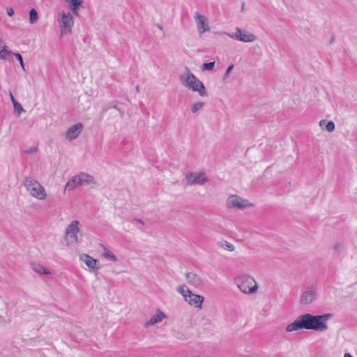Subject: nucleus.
Returning <instances> with one entry per match:
<instances>
[{"instance_id":"1","label":"nucleus","mask_w":357,"mask_h":357,"mask_svg":"<svg viewBox=\"0 0 357 357\" xmlns=\"http://www.w3.org/2000/svg\"><path fill=\"white\" fill-rule=\"evenodd\" d=\"M332 314L327 313L320 315H314L306 313L300 315L292 323L288 324L285 331L288 333L302 329L324 332L328 330L327 321L332 317Z\"/></svg>"},{"instance_id":"2","label":"nucleus","mask_w":357,"mask_h":357,"mask_svg":"<svg viewBox=\"0 0 357 357\" xmlns=\"http://www.w3.org/2000/svg\"><path fill=\"white\" fill-rule=\"evenodd\" d=\"M181 84L191 89L192 91L198 92L201 96H206L208 94L204 84L191 71L188 66H185L184 72L179 75Z\"/></svg>"},{"instance_id":"3","label":"nucleus","mask_w":357,"mask_h":357,"mask_svg":"<svg viewBox=\"0 0 357 357\" xmlns=\"http://www.w3.org/2000/svg\"><path fill=\"white\" fill-rule=\"evenodd\" d=\"M23 183L26 190L32 197L40 200L46 199L47 193L45 190L38 181L31 177H25Z\"/></svg>"},{"instance_id":"4","label":"nucleus","mask_w":357,"mask_h":357,"mask_svg":"<svg viewBox=\"0 0 357 357\" xmlns=\"http://www.w3.org/2000/svg\"><path fill=\"white\" fill-rule=\"evenodd\" d=\"M235 282L240 290L245 294L255 293L258 286L255 279L247 275H243L236 278Z\"/></svg>"},{"instance_id":"5","label":"nucleus","mask_w":357,"mask_h":357,"mask_svg":"<svg viewBox=\"0 0 357 357\" xmlns=\"http://www.w3.org/2000/svg\"><path fill=\"white\" fill-rule=\"evenodd\" d=\"M224 34L227 35L231 39L237 40L244 43H252L257 40V37L255 34L249 33L248 31L239 27H236L235 33L225 32Z\"/></svg>"},{"instance_id":"6","label":"nucleus","mask_w":357,"mask_h":357,"mask_svg":"<svg viewBox=\"0 0 357 357\" xmlns=\"http://www.w3.org/2000/svg\"><path fill=\"white\" fill-rule=\"evenodd\" d=\"M79 222L78 220H73L66 227L65 231V241L68 245L77 242V233L79 231Z\"/></svg>"},{"instance_id":"7","label":"nucleus","mask_w":357,"mask_h":357,"mask_svg":"<svg viewBox=\"0 0 357 357\" xmlns=\"http://www.w3.org/2000/svg\"><path fill=\"white\" fill-rule=\"evenodd\" d=\"M61 18L59 20L61 26V34H70L72 32V26L74 24L73 17L70 13H66L62 12L61 13Z\"/></svg>"},{"instance_id":"8","label":"nucleus","mask_w":357,"mask_h":357,"mask_svg":"<svg viewBox=\"0 0 357 357\" xmlns=\"http://www.w3.org/2000/svg\"><path fill=\"white\" fill-rule=\"evenodd\" d=\"M249 206V202L247 199H243L241 197L232 195L229 196L227 199V206L229 208H236L242 210Z\"/></svg>"},{"instance_id":"9","label":"nucleus","mask_w":357,"mask_h":357,"mask_svg":"<svg viewBox=\"0 0 357 357\" xmlns=\"http://www.w3.org/2000/svg\"><path fill=\"white\" fill-rule=\"evenodd\" d=\"M187 184L189 185H203L208 181L204 172H190L186 174Z\"/></svg>"},{"instance_id":"10","label":"nucleus","mask_w":357,"mask_h":357,"mask_svg":"<svg viewBox=\"0 0 357 357\" xmlns=\"http://www.w3.org/2000/svg\"><path fill=\"white\" fill-rule=\"evenodd\" d=\"M317 297V292L313 287H308L302 294L300 299V303L302 305L311 304Z\"/></svg>"},{"instance_id":"11","label":"nucleus","mask_w":357,"mask_h":357,"mask_svg":"<svg viewBox=\"0 0 357 357\" xmlns=\"http://www.w3.org/2000/svg\"><path fill=\"white\" fill-rule=\"evenodd\" d=\"M186 292L188 293V297L185 298V301L190 305L202 309L204 298L202 296L193 294L189 289H186Z\"/></svg>"},{"instance_id":"12","label":"nucleus","mask_w":357,"mask_h":357,"mask_svg":"<svg viewBox=\"0 0 357 357\" xmlns=\"http://www.w3.org/2000/svg\"><path fill=\"white\" fill-rule=\"evenodd\" d=\"M83 129V125L81 123H77L70 126L66 132V137L69 140L76 139Z\"/></svg>"},{"instance_id":"13","label":"nucleus","mask_w":357,"mask_h":357,"mask_svg":"<svg viewBox=\"0 0 357 357\" xmlns=\"http://www.w3.org/2000/svg\"><path fill=\"white\" fill-rule=\"evenodd\" d=\"M195 18L197 22V29L200 33H202L209 29L208 23L206 22L205 17L199 13H196Z\"/></svg>"},{"instance_id":"14","label":"nucleus","mask_w":357,"mask_h":357,"mask_svg":"<svg viewBox=\"0 0 357 357\" xmlns=\"http://www.w3.org/2000/svg\"><path fill=\"white\" fill-rule=\"evenodd\" d=\"M188 282L195 287H199L203 285L202 278L195 273L189 272L185 274Z\"/></svg>"},{"instance_id":"15","label":"nucleus","mask_w":357,"mask_h":357,"mask_svg":"<svg viewBox=\"0 0 357 357\" xmlns=\"http://www.w3.org/2000/svg\"><path fill=\"white\" fill-rule=\"evenodd\" d=\"M165 317V314L160 310L158 309L156 313L151 317L149 321H148L146 323L145 326L146 327L153 326L157 323L162 321V320Z\"/></svg>"},{"instance_id":"16","label":"nucleus","mask_w":357,"mask_h":357,"mask_svg":"<svg viewBox=\"0 0 357 357\" xmlns=\"http://www.w3.org/2000/svg\"><path fill=\"white\" fill-rule=\"evenodd\" d=\"M68 3L70 9L72 10L74 15H78V10L82 6V0H64Z\"/></svg>"},{"instance_id":"17","label":"nucleus","mask_w":357,"mask_h":357,"mask_svg":"<svg viewBox=\"0 0 357 357\" xmlns=\"http://www.w3.org/2000/svg\"><path fill=\"white\" fill-rule=\"evenodd\" d=\"M81 260H82L85 264L91 269H97L98 267L97 264L98 261L90 257L89 255L84 254L80 257Z\"/></svg>"},{"instance_id":"18","label":"nucleus","mask_w":357,"mask_h":357,"mask_svg":"<svg viewBox=\"0 0 357 357\" xmlns=\"http://www.w3.org/2000/svg\"><path fill=\"white\" fill-rule=\"evenodd\" d=\"M80 185H89L93 182V177L86 173H80L77 175Z\"/></svg>"},{"instance_id":"19","label":"nucleus","mask_w":357,"mask_h":357,"mask_svg":"<svg viewBox=\"0 0 357 357\" xmlns=\"http://www.w3.org/2000/svg\"><path fill=\"white\" fill-rule=\"evenodd\" d=\"M80 186L79 180L78 179L77 175L73 176L66 184L65 186L66 190H73L75 189L77 187Z\"/></svg>"},{"instance_id":"20","label":"nucleus","mask_w":357,"mask_h":357,"mask_svg":"<svg viewBox=\"0 0 357 357\" xmlns=\"http://www.w3.org/2000/svg\"><path fill=\"white\" fill-rule=\"evenodd\" d=\"M319 126L322 128L325 126V129L330 132H333L335 128V123L332 121L327 122L326 120H321L319 122Z\"/></svg>"},{"instance_id":"21","label":"nucleus","mask_w":357,"mask_h":357,"mask_svg":"<svg viewBox=\"0 0 357 357\" xmlns=\"http://www.w3.org/2000/svg\"><path fill=\"white\" fill-rule=\"evenodd\" d=\"M100 246L104 250V252L102 254L104 257L109 259L113 261H116L118 260L117 257L112 252L108 251L104 245L101 244Z\"/></svg>"},{"instance_id":"22","label":"nucleus","mask_w":357,"mask_h":357,"mask_svg":"<svg viewBox=\"0 0 357 357\" xmlns=\"http://www.w3.org/2000/svg\"><path fill=\"white\" fill-rule=\"evenodd\" d=\"M10 99L13 104L14 109L18 114H20L24 109L20 102H18L13 97V94L10 93Z\"/></svg>"},{"instance_id":"23","label":"nucleus","mask_w":357,"mask_h":357,"mask_svg":"<svg viewBox=\"0 0 357 357\" xmlns=\"http://www.w3.org/2000/svg\"><path fill=\"white\" fill-rule=\"evenodd\" d=\"M29 22L35 24L38 20V15L36 9L31 8L29 13Z\"/></svg>"},{"instance_id":"24","label":"nucleus","mask_w":357,"mask_h":357,"mask_svg":"<svg viewBox=\"0 0 357 357\" xmlns=\"http://www.w3.org/2000/svg\"><path fill=\"white\" fill-rule=\"evenodd\" d=\"M33 269L34 270V271L39 274H50V272L48 270H47L44 266H42L39 264H34L33 266Z\"/></svg>"},{"instance_id":"25","label":"nucleus","mask_w":357,"mask_h":357,"mask_svg":"<svg viewBox=\"0 0 357 357\" xmlns=\"http://www.w3.org/2000/svg\"><path fill=\"white\" fill-rule=\"evenodd\" d=\"M333 251L335 254H340L344 249V245L341 242H336L333 246Z\"/></svg>"},{"instance_id":"26","label":"nucleus","mask_w":357,"mask_h":357,"mask_svg":"<svg viewBox=\"0 0 357 357\" xmlns=\"http://www.w3.org/2000/svg\"><path fill=\"white\" fill-rule=\"evenodd\" d=\"M204 105V102H195L192 107H191V112L192 113H196L197 112L199 109H201L203 106Z\"/></svg>"},{"instance_id":"27","label":"nucleus","mask_w":357,"mask_h":357,"mask_svg":"<svg viewBox=\"0 0 357 357\" xmlns=\"http://www.w3.org/2000/svg\"><path fill=\"white\" fill-rule=\"evenodd\" d=\"M215 61L204 63L202 66V70H213L215 68Z\"/></svg>"},{"instance_id":"28","label":"nucleus","mask_w":357,"mask_h":357,"mask_svg":"<svg viewBox=\"0 0 357 357\" xmlns=\"http://www.w3.org/2000/svg\"><path fill=\"white\" fill-rule=\"evenodd\" d=\"M188 289L185 284L180 286L177 288V291L183 296L184 300L188 297V293L186 292V289Z\"/></svg>"},{"instance_id":"29","label":"nucleus","mask_w":357,"mask_h":357,"mask_svg":"<svg viewBox=\"0 0 357 357\" xmlns=\"http://www.w3.org/2000/svg\"><path fill=\"white\" fill-rule=\"evenodd\" d=\"M13 55L15 56V58L17 59V61H19L22 70L24 71H26V69H25V66H24V63L23 62V59H22V55L20 54V53H13Z\"/></svg>"},{"instance_id":"30","label":"nucleus","mask_w":357,"mask_h":357,"mask_svg":"<svg viewBox=\"0 0 357 357\" xmlns=\"http://www.w3.org/2000/svg\"><path fill=\"white\" fill-rule=\"evenodd\" d=\"M234 68V64H231L228 66L225 75H224V77H223V80H226L227 79H228L229 77V76L231 75V73L233 70Z\"/></svg>"},{"instance_id":"31","label":"nucleus","mask_w":357,"mask_h":357,"mask_svg":"<svg viewBox=\"0 0 357 357\" xmlns=\"http://www.w3.org/2000/svg\"><path fill=\"white\" fill-rule=\"evenodd\" d=\"M12 54L11 51H8L7 50V47L6 46L3 47V48L0 51V58L1 59H6V54Z\"/></svg>"},{"instance_id":"32","label":"nucleus","mask_w":357,"mask_h":357,"mask_svg":"<svg viewBox=\"0 0 357 357\" xmlns=\"http://www.w3.org/2000/svg\"><path fill=\"white\" fill-rule=\"evenodd\" d=\"M222 246H225V249L228 250L229 251H234L235 249L234 245L227 241H225V243L222 245Z\"/></svg>"},{"instance_id":"33","label":"nucleus","mask_w":357,"mask_h":357,"mask_svg":"<svg viewBox=\"0 0 357 357\" xmlns=\"http://www.w3.org/2000/svg\"><path fill=\"white\" fill-rule=\"evenodd\" d=\"M37 150L36 148L35 147H31L30 149L26 150L24 152L27 154H31V153H33L34 152H36Z\"/></svg>"},{"instance_id":"34","label":"nucleus","mask_w":357,"mask_h":357,"mask_svg":"<svg viewBox=\"0 0 357 357\" xmlns=\"http://www.w3.org/2000/svg\"><path fill=\"white\" fill-rule=\"evenodd\" d=\"M7 14L8 16L12 17L14 15V10L12 8H7Z\"/></svg>"},{"instance_id":"35","label":"nucleus","mask_w":357,"mask_h":357,"mask_svg":"<svg viewBox=\"0 0 357 357\" xmlns=\"http://www.w3.org/2000/svg\"><path fill=\"white\" fill-rule=\"evenodd\" d=\"M134 221L136 222H138L142 225H144V221L141 219L136 218V219H134Z\"/></svg>"},{"instance_id":"36","label":"nucleus","mask_w":357,"mask_h":357,"mask_svg":"<svg viewBox=\"0 0 357 357\" xmlns=\"http://www.w3.org/2000/svg\"><path fill=\"white\" fill-rule=\"evenodd\" d=\"M344 357H353V356L349 353H345Z\"/></svg>"},{"instance_id":"37","label":"nucleus","mask_w":357,"mask_h":357,"mask_svg":"<svg viewBox=\"0 0 357 357\" xmlns=\"http://www.w3.org/2000/svg\"><path fill=\"white\" fill-rule=\"evenodd\" d=\"M157 26H158V29H160L161 30L162 29V26L161 25L158 24Z\"/></svg>"},{"instance_id":"38","label":"nucleus","mask_w":357,"mask_h":357,"mask_svg":"<svg viewBox=\"0 0 357 357\" xmlns=\"http://www.w3.org/2000/svg\"><path fill=\"white\" fill-rule=\"evenodd\" d=\"M244 7H245V3H243L242 8H241L242 10H244Z\"/></svg>"},{"instance_id":"39","label":"nucleus","mask_w":357,"mask_h":357,"mask_svg":"<svg viewBox=\"0 0 357 357\" xmlns=\"http://www.w3.org/2000/svg\"><path fill=\"white\" fill-rule=\"evenodd\" d=\"M3 43V40L0 38V45Z\"/></svg>"},{"instance_id":"40","label":"nucleus","mask_w":357,"mask_h":357,"mask_svg":"<svg viewBox=\"0 0 357 357\" xmlns=\"http://www.w3.org/2000/svg\"><path fill=\"white\" fill-rule=\"evenodd\" d=\"M136 90H137V91H139V86H136Z\"/></svg>"}]
</instances>
